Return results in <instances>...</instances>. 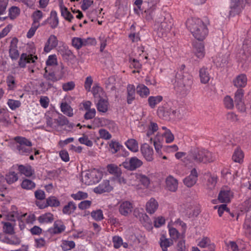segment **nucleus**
I'll use <instances>...</instances> for the list:
<instances>
[{"mask_svg":"<svg viewBox=\"0 0 251 251\" xmlns=\"http://www.w3.org/2000/svg\"><path fill=\"white\" fill-rule=\"evenodd\" d=\"M56 125V129L59 126H63L66 125H68L69 121L68 119L64 115H59L57 118L54 119Z\"/></svg>","mask_w":251,"mask_h":251,"instance_id":"obj_41","label":"nucleus"},{"mask_svg":"<svg viewBox=\"0 0 251 251\" xmlns=\"http://www.w3.org/2000/svg\"><path fill=\"white\" fill-rule=\"evenodd\" d=\"M171 108L167 104L159 106L157 109V113L160 118L164 120H169L171 114Z\"/></svg>","mask_w":251,"mask_h":251,"instance_id":"obj_12","label":"nucleus"},{"mask_svg":"<svg viewBox=\"0 0 251 251\" xmlns=\"http://www.w3.org/2000/svg\"><path fill=\"white\" fill-rule=\"evenodd\" d=\"M217 183V177L209 175L207 179V185L209 189L213 188Z\"/></svg>","mask_w":251,"mask_h":251,"instance_id":"obj_60","label":"nucleus"},{"mask_svg":"<svg viewBox=\"0 0 251 251\" xmlns=\"http://www.w3.org/2000/svg\"><path fill=\"white\" fill-rule=\"evenodd\" d=\"M91 215L92 217L96 221H101L103 219L102 211L100 209L93 211Z\"/></svg>","mask_w":251,"mask_h":251,"instance_id":"obj_56","label":"nucleus"},{"mask_svg":"<svg viewBox=\"0 0 251 251\" xmlns=\"http://www.w3.org/2000/svg\"><path fill=\"white\" fill-rule=\"evenodd\" d=\"M37 59V57L34 56L32 57V55H27L25 53H23L20 56V59L18 62V65L21 68L25 67L26 63H34L35 60Z\"/></svg>","mask_w":251,"mask_h":251,"instance_id":"obj_15","label":"nucleus"},{"mask_svg":"<svg viewBox=\"0 0 251 251\" xmlns=\"http://www.w3.org/2000/svg\"><path fill=\"white\" fill-rule=\"evenodd\" d=\"M15 140L19 144V145L31 147L32 143L25 137L17 136L15 138Z\"/></svg>","mask_w":251,"mask_h":251,"instance_id":"obj_48","label":"nucleus"},{"mask_svg":"<svg viewBox=\"0 0 251 251\" xmlns=\"http://www.w3.org/2000/svg\"><path fill=\"white\" fill-rule=\"evenodd\" d=\"M54 220L53 215L51 213H46L40 216L38 221L41 224L51 223Z\"/></svg>","mask_w":251,"mask_h":251,"instance_id":"obj_34","label":"nucleus"},{"mask_svg":"<svg viewBox=\"0 0 251 251\" xmlns=\"http://www.w3.org/2000/svg\"><path fill=\"white\" fill-rule=\"evenodd\" d=\"M228 57V53L221 52L214 58L213 61L217 66L223 67L227 62Z\"/></svg>","mask_w":251,"mask_h":251,"instance_id":"obj_20","label":"nucleus"},{"mask_svg":"<svg viewBox=\"0 0 251 251\" xmlns=\"http://www.w3.org/2000/svg\"><path fill=\"white\" fill-rule=\"evenodd\" d=\"M102 174L97 169L87 171L82 177V181L86 185H90L99 182L102 178Z\"/></svg>","mask_w":251,"mask_h":251,"instance_id":"obj_7","label":"nucleus"},{"mask_svg":"<svg viewBox=\"0 0 251 251\" xmlns=\"http://www.w3.org/2000/svg\"><path fill=\"white\" fill-rule=\"evenodd\" d=\"M21 185L22 188L26 190H32L36 186L33 181L27 178L24 179Z\"/></svg>","mask_w":251,"mask_h":251,"instance_id":"obj_44","label":"nucleus"},{"mask_svg":"<svg viewBox=\"0 0 251 251\" xmlns=\"http://www.w3.org/2000/svg\"><path fill=\"white\" fill-rule=\"evenodd\" d=\"M7 104L11 109L15 110L21 106V102L19 100L9 99Z\"/></svg>","mask_w":251,"mask_h":251,"instance_id":"obj_62","label":"nucleus"},{"mask_svg":"<svg viewBox=\"0 0 251 251\" xmlns=\"http://www.w3.org/2000/svg\"><path fill=\"white\" fill-rule=\"evenodd\" d=\"M193 51L197 58L202 59L205 55L204 46L203 43L194 42L193 44Z\"/></svg>","mask_w":251,"mask_h":251,"instance_id":"obj_10","label":"nucleus"},{"mask_svg":"<svg viewBox=\"0 0 251 251\" xmlns=\"http://www.w3.org/2000/svg\"><path fill=\"white\" fill-rule=\"evenodd\" d=\"M186 26L194 38L199 41H202L208 34L206 25L200 19H188L186 22Z\"/></svg>","mask_w":251,"mask_h":251,"instance_id":"obj_1","label":"nucleus"},{"mask_svg":"<svg viewBox=\"0 0 251 251\" xmlns=\"http://www.w3.org/2000/svg\"><path fill=\"white\" fill-rule=\"evenodd\" d=\"M138 217L144 226L152 228L151 221L146 213H140L138 214Z\"/></svg>","mask_w":251,"mask_h":251,"instance_id":"obj_29","label":"nucleus"},{"mask_svg":"<svg viewBox=\"0 0 251 251\" xmlns=\"http://www.w3.org/2000/svg\"><path fill=\"white\" fill-rule=\"evenodd\" d=\"M50 69H48V67L45 68V73L43 75V77L48 81H50L52 82H55L59 80L58 78L55 73L50 70Z\"/></svg>","mask_w":251,"mask_h":251,"instance_id":"obj_27","label":"nucleus"},{"mask_svg":"<svg viewBox=\"0 0 251 251\" xmlns=\"http://www.w3.org/2000/svg\"><path fill=\"white\" fill-rule=\"evenodd\" d=\"M25 215L26 214L20 215L17 211H12L7 215V219L9 221H15L16 219L20 220V218L23 217H25Z\"/></svg>","mask_w":251,"mask_h":251,"instance_id":"obj_54","label":"nucleus"},{"mask_svg":"<svg viewBox=\"0 0 251 251\" xmlns=\"http://www.w3.org/2000/svg\"><path fill=\"white\" fill-rule=\"evenodd\" d=\"M107 170L110 174L113 175L115 176H119L122 174L121 169L114 164H108L107 166Z\"/></svg>","mask_w":251,"mask_h":251,"instance_id":"obj_32","label":"nucleus"},{"mask_svg":"<svg viewBox=\"0 0 251 251\" xmlns=\"http://www.w3.org/2000/svg\"><path fill=\"white\" fill-rule=\"evenodd\" d=\"M213 154L204 149L194 148L192 149L188 155L184 158L186 165L193 162H210L214 160Z\"/></svg>","mask_w":251,"mask_h":251,"instance_id":"obj_2","label":"nucleus"},{"mask_svg":"<svg viewBox=\"0 0 251 251\" xmlns=\"http://www.w3.org/2000/svg\"><path fill=\"white\" fill-rule=\"evenodd\" d=\"M47 67L50 69V66L57 65V58L55 55H50L46 61Z\"/></svg>","mask_w":251,"mask_h":251,"instance_id":"obj_64","label":"nucleus"},{"mask_svg":"<svg viewBox=\"0 0 251 251\" xmlns=\"http://www.w3.org/2000/svg\"><path fill=\"white\" fill-rule=\"evenodd\" d=\"M40 24L38 23H35V22H33L31 25V27L28 31L26 37L28 38H31L35 34V31L37 29V28L39 27Z\"/></svg>","mask_w":251,"mask_h":251,"instance_id":"obj_57","label":"nucleus"},{"mask_svg":"<svg viewBox=\"0 0 251 251\" xmlns=\"http://www.w3.org/2000/svg\"><path fill=\"white\" fill-rule=\"evenodd\" d=\"M198 246L201 248H204L210 246V248L214 249V245L211 243L210 239L207 237H203L199 239L198 242Z\"/></svg>","mask_w":251,"mask_h":251,"instance_id":"obj_36","label":"nucleus"},{"mask_svg":"<svg viewBox=\"0 0 251 251\" xmlns=\"http://www.w3.org/2000/svg\"><path fill=\"white\" fill-rule=\"evenodd\" d=\"M127 102L128 104H131L133 100H135V88L132 84H128L127 86Z\"/></svg>","mask_w":251,"mask_h":251,"instance_id":"obj_25","label":"nucleus"},{"mask_svg":"<svg viewBox=\"0 0 251 251\" xmlns=\"http://www.w3.org/2000/svg\"><path fill=\"white\" fill-rule=\"evenodd\" d=\"M199 76L201 82L202 83L206 84L208 83L210 80V75L208 69L206 68L202 67L200 69Z\"/></svg>","mask_w":251,"mask_h":251,"instance_id":"obj_26","label":"nucleus"},{"mask_svg":"<svg viewBox=\"0 0 251 251\" xmlns=\"http://www.w3.org/2000/svg\"><path fill=\"white\" fill-rule=\"evenodd\" d=\"M71 196L75 200H81L87 198L88 195L86 192L79 191L75 194H72Z\"/></svg>","mask_w":251,"mask_h":251,"instance_id":"obj_53","label":"nucleus"},{"mask_svg":"<svg viewBox=\"0 0 251 251\" xmlns=\"http://www.w3.org/2000/svg\"><path fill=\"white\" fill-rule=\"evenodd\" d=\"M48 206L58 207L60 205V201L54 196H50L46 199Z\"/></svg>","mask_w":251,"mask_h":251,"instance_id":"obj_47","label":"nucleus"},{"mask_svg":"<svg viewBox=\"0 0 251 251\" xmlns=\"http://www.w3.org/2000/svg\"><path fill=\"white\" fill-rule=\"evenodd\" d=\"M65 228L63 222L57 220L54 222L53 227L48 229V232L51 234H57L64 231Z\"/></svg>","mask_w":251,"mask_h":251,"instance_id":"obj_16","label":"nucleus"},{"mask_svg":"<svg viewBox=\"0 0 251 251\" xmlns=\"http://www.w3.org/2000/svg\"><path fill=\"white\" fill-rule=\"evenodd\" d=\"M237 61L244 68L251 63V37H248L244 41L242 48L237 53Z\"/></svg>","mask_w":251,"mask_h":251,"instance_id":"obj_3","label":"nucleus"},{"mask_svg":"<svg viewBox=\"0 0 251 251\" xmlns=\"http://www.w3.org/2000/svg\"><path fill=\"white\" fill-rule=\"evenodd\" d=\"M3 223V230L7 234L12 235L14 233V228L12 224L9 222H4Z\"/></svg>","mask_w":251,"mask_h":251,"instance_id":"obj_61","label":"nucleus"},{"mask_svg":"<svg viewBox=\"0 0 251 251\" xmlns=\"http://www.w3.org/2000/svg\"><path fill=\"white\" fill-rule=\"evenodd\" d=\"M162 100L163 97L161 96H150L148 98V101L151 108H154Z\"/></svg>","mask_w":251,"mask_h":251,"instance_id":"obj_37","label":"nucleus"},{"mask_svg":"<svg viewBox=\"0 0 251 251\" xmlns=\"http://www.w3.org/2000/svg\"><path fill=\"white\" fill-rule=\"evenodd\" d=\"M224 104L227 109H232L234 107L233 99L229 96H226L224 99Z\"/></svg>","mask_w":251,"mask_h":251,"instance_id":"obj_59","label":"nucleus"},{"mask_svg":"<svg viewBox=\"0 0 251 251\" xmlns=\"http://www.w3.org/2000/svg\"><path fill=\"white\" fill-rule=\"evenodd\" d=\"M160 245L163 251H167V248L170 246V242L168 239L162 235L160 238Z\"/></svg>","mask_w":251,"mask_h":251,"instance_id":"obj_52","label":"nucleus"},{"mask_svg":"<svg viewBox=\"0 0 251 251\" xmlns=\"http://www.w3.org/2000/svg\"><path fill=\"white\" fill-rule=\"evenodd\" d=\"M125 145L132 152H135L138 151V143L134 139H128L125 142Z\"/></svg>","mask_w":251,"mask_h":251,"instance_id":"obj_38","label":"nucleus"},{"mask_svg":"<svg viewBox=\"0 0 251 251\" xmlns=\"http://www.w3.org/2000/svg\"><path fill=\"white\" fill-rule=\"evenodd\" d=\"M174 238L176 237L181 240L178 242L176 246L177 251H185V242L182 239L184 238L186 230V224L182 221L177 220L174 223Z\"/></svg>","mask_w":251,"mask_h":251,"instance_id":"obj_4","label":"nucleus"},{"mask_svg":"<svg viewBox=\"0 0 251 251\" xmlns=\"http://www.w3.org/2000/svg\"><path fill=\"white\" fill-rule=\"evenodd\" d=\"M17 149L21 155H28L32 152L31 147L17 145Z\"/></svg>","mask_w":251,"mask_h":251,"instance_id":"obj_49","label":"nucleus"},{"mask_svg":"<svg viewBox=\"0 0 251 251\" xmlns=\"http://www.w3.org/2000/svg\"><path fill=\"white\" fill-rule=\"evenodd\" d=\"M243 228L247 236L251 238V218L247 217L243 225Z\"/></svg>","mask_w":251,"mask_h":251,"instance_id":"obj_43","label":"nucleus"},{"mask_svg":"<svg viewBox=\"0 0 251 251\" xmlns=\"http://www.w3.org/2000/svg\"><path fill=\"white\" fill-rule=\"evenodd\" d=\"M158 207L157 201L153 198H151L146 204V211L148 213L152 214L157 210Z\"/></svg>","mask_w":251,"mask_h":251,"instance_id":"obj_23","label":"nucleus"},{"mask_svg":"<svg viewBox=\"0 0 251 251\" xmlns=\"http://www.w3.org/2000/svg\"><path fill=\"white\" fill-rule=\"evenodd\" d=\"M108 101L102 98H100L97 104V108L99 112L105 113L108 110Z\"/></svg>","mask_w":251,"mask_h":251,"instance_id":"obj_35","label":"nucleus"},{"mask_svg":"<svg viewBox=\"0 0 251 251\" xmlns=\"http://www.w3.org/2000/svg\"><path fill=\"white\" fill-rule=\"evenodd\" d=\"M58 41L54 35H51L48 38L44 50L45 52H48L52 49L56 48L58 45Z\"/></svg>","mask_w":251,"mask_h":251,"instance_id":"obj_19","label":"nucleus"},{"mask_svg":"<svg viewBox=\"0 0 251 251\" xmlns=\"http://www.w3.org/2000/svg\"><path fill=\"white\" fill-rule=\"evenodd\" d=\"M137 93L141 97H147L150 94V90L145 85L139 84L137 87Z\"/></svg>","mask_w":251,"mask_h":251,"instance_id":"obj_40","label":"nucleus"},{"mask_svg":"<svg viewBox=\"0 0 251 251\" xmlns=\"http://www.w3.org/2000/svg\"><path fill=\"white\" fill-rule=\"evenodd\" d=\"M50 25L52 29L55 28L58 25L59 20L57 17V12L55 11H51L50 12Z\"/></svg>","mask_w":251,"mask_h":251,"instance_id":"obj_39","label":"nucleus"},{"mask_svg":"<svg viewBox=\"0 0 251 251\" xmlns=\"http://www.w3.org/2000/svg\"><path fill=\"white\" fill-rule=\"evenodd\" d=\"M18 40L17 38H13L10 42L9 53V56L12 60H17L19 57V53L17 50Z\"/></svg>","mask_w":251,"mask_h":251,"instance_id":"obj_11","label":"nucleus"},{"mask_svg":"<svg viewBox=\"0 0 251 251\" xmlns=\"http://www.w3.org/2000/svg\"><path fill=\"white\" fill-rule=\"evenodd\" d=\"M59 7L61 11V16L67 21L71 22L74 19L73 15L68 11L67 7L63 4L62 1L59 3Z\"/></svg>","mask_w":251,"mask_h":251,"instance_id":"obj_22","label":"nucleus"},{"mask_svg":"<svg viewBox=\"0 0 251 251\" xmlns=\"http://www.w3.org/2000/svg\"><path fill=\"white\" fill-rule=\"evenodd\" d=\"M184 64H181L176 75V82L180 87L190 88L193 84V76L190 74L184 72Z\"/></svg>","mask_w":251,"mask_h":251,"instance_id":"obj_5","label":"nucleus"},{"mask_svg":"<svg viewBox=\"0 0 251 251\" xmlns=\"http://www.w3.org/2000/svg\"><path fill=\"white\" fill-rule=\"evenodd\" d=\"M244 153L243 151L239 148H237L234 151L232 159L235 162L239 163L243 162Z\"/></svg>","mask_w":251,"mask_h":251,"instance_id":"obj_24","label":"nucleus"},{"mask_svg":"<svg viewBox=\"0 0 251 251\" xmlns=\"http://www.w3.org/2000/svg\"><path fill=\"white\" fill-rule=\"evenodd\" d=\"M0 122L7 126L11 123L9 115L7 109L0 110Z\"/></svg>","mask_w":251,"mask_h":251,"instance_id":"obj_30","label":"nucleus"},{"mask_svg":"<svg viewBox=\"0 0 251 251\" xmlns=\"http://www.w3.org/2000/svg\"><path fill=\"white\" fill-rule=\"evenodd\" d=\"M113 189L110 185L109 181L104 180L99 185L94 189V192L97 194H102L105 192H109Z\"/></svg>","mask_w":251,"mask_h":251,"instance_id":"obj_14","label":"nucleus"},{"mask_svg":"<svg viewBox=\"0 0 251 251\" xmlns=\"http://www.w3.org/2000/svg\"><path fill=\"white\" fill-rule=\"evenodd\" d=\"M133 208V204L131 202L128 201H124L121 203L119 210L121 214L126 216L131 213Z\"/></svg>","mask_w":251,"mask_h":251,"instance_id":"obj_17","label":"nucleus"},{"mask_svg":"<svg viewBox=\"0 0 251 251\" xmlns=\"http://www.w3.org/2000/svg\"><path fill=\"white\" fill-rule=\"evenodd\" d=\"M165 223V219L162 216H159L154 218L153 221L154 226L155 227L158 228L164 225Z\"/></svg>","mask_w":251,"mask_h":251,"instance_id":"obj_63","label":"nucleus"},{"mask_svg":"<svg viewBox=\"0 0 251 251\" xmlns=\"http://www.w3.org/2000/svg\"><path fill=\"white\" fill-rule=\"evenodd\" d=\"M142 155L147 161L153 160V151L152 148L147 144H143L140 149Z\"/></svg>","mask_w":251,"mask_h":251,"instance_id":"obj_13","label":"nucleus"},{"mask_svg":"<svg viewBox=\"0 0 251 251\" xmlns=\"http://www.w3.org/2000/svg\"><path fill=\"white\" fill-rule=\"evenodd\" d=\"M143 165V162L137 157H132L129 159H126L123 162L120 166H123L126 169L129 171H134Z\"/></svg>","mask_w":251,"mask_h":251,"instance_id":"obj_8","label":"nucleus"},{"mask_svg":"<svg viewBox=\"0 0 251 251\" xmlns=\"http://www.w3.org/2000/svg\"><path fill=\"white\" fill-rule=\"evenodd\" d=\"M136 178L139 179L141 183L146 187H148L150 184V181L149 178L145 175H138L137 174H134L132 175Z\"/></svg>","mask_w":251,"mask_h":251,"instance_id":"obj_51","label":"nucleus"},{"mask_svg":"<svg viewBox=\"0 0 251 251\" xmlns=\"http://www.w3.org/2000/svg\"><path fill=\"white\" fill-rule=\"evenodd\" d=\"M75 243L73 241H63L61 247L64 251L70 250L75 247Z\"/></svg>","mask_w":251,"mask_h":251,"instance_id":"obj_50","label":"nucleus"},{"mask_svg":"<svg viewBox=\"0 0 251 251\" xmlns=\"http://www.w3.org/2000/svg\"><path fill=\"white\" fill-rule=\"evenodd\" d=\"M61 111L69 117L73 116V109L66 102H62L60 105Z\"/></svg>","mask_w":251,"mask_h":251,"instance_id":"obj_42","label":"nucleus"},{"mask_svg":"<svg viewBox=\"0 0 251 251\" xmlns=\"http://www.w3.org/2000/svg\"><path fill=\"white\" fill-rule=\"evenodd\" d=\"M18 171L22 174L26 176H30L34 174V170L31 166H25L23 165H17Z\"/></svg>","mask_w":251,"mask_h":251,"instance_id":"obj_28","label":"nucleus"},{"mask_svg":"<svg viewBox=\"0 0 251 251\" xmlns=\"http://www.w3.org/2000/svg\"><path fill=\"white\" fill-rule=\"evenodd\" d=\"M246 0H231L229 11L226 13L224 12L221 14L225 18H230L239 14L244 9Z\"/></svg>","mask_w":251,"mask_h":251,"instance_id":"obj_6","label":"nucleus"},{"mask_svg":"<svg viewBox=\"0 0 251 251\" xmlns=\"http://www.w3.org/2000/svg\"><path fill=\"white\" fill-rule=\"evenodd\" d=\"M109 148L111 150L113 154L116 153L120 150H123V146L118 142L112 140L109 144Z\"/></svg>","mask_w":251,"mask_h":251,"instance_id":"obj_45","label":"nucleus"},{"mask_svg":"<svg viewBox=\"0 0 251 251\" xmlns=\"http://www.w3.org/2000/svg\"><path fill=\"white\" fill-rule=\"evenodd\" d=\"M221 175L228 183H231L234 179V176L231 174L228 167H225L221 170Z\"/></svg>","mask_w":251,"mask_h":251,"instance_id":"obj_33","label":"nucleus"},{"mask_svg":"<svg viewBox=\"0 0 251 251\" xmlns=\"http://www.w3.org/2000/svg\"><path fill=\"white\" fill-rule=\"evenodd\" d=\"M4 178L7 183L11 184L18 179V176L14 172H11L7 174Z\"/></svg>","mask_w":251,"mask_h":251,"instance_id":"obj_46","label":"nucleus"},{"mask_svg":"<svg viewBox=\"0 0 251 251\" xmlns=\"http://www.w3.org/2000/svg\"><path fill=\"white\" fill-rule=\"evenodd\" d=\"M233 197V193L228 187L221 189L218 195V200L222 203H227L230 201Z\"/></svg>","mask_w":251,"mask_h":251,"instance_id":"obj_9","label":"nucleus"},{"mask_svg":"<svg viewBox=\"0 0 251 251\" xmlns=\"http://www.w3.org/2000/svg\"><path fill=\"white\" fill-rule=\"evenodd\" d=\"M20 9L17 6H12L9 9V16L12 20L14 19L19 14Z\"/></svg>","mask_w":251,"mask_h":251,"instance_id":"obj_58","label":"nucleus"},{"mask_svg":"<svg viewBox=\"0 0 251 251\" xmlns=\"http://www.w3.org/2000/svg\"><path fill=\"white\" fill-rule=\"evenodd\" d=\"M72 44L76 49L79 50L83 47V39L74 37L72 39Z\"/></svg>","mask_w":251,"mask_h":251,"instance_id":"obj_55","label":"nucleus"},{"mask_svg":"<svg viewBox=\"0 0 251 251\" xmlns=\"http://www.w3.org/2000/svg\"><path fill=\"white\" fill-rule=\"evenodd\" d=\"M234 85L236 87H244L247 85V78L245 75L240 74L233 80Z\"/></svg>","mask_w":251,"mask_h":251,"instance_id":"obj_21","label":"nucleus"},{"mask_svg":"<svg viewBox=\"0 0 251 251\" xmlns=\"http://www.w3.org/2000/svg\"><path fill=\"white\" fill-rule=\"evenodd\" d=\"M198 173L195 169H193L189 176L186 177L183 182L185 185L188 187H191L194 185L198 179Z\"/></svg>","mask_w":251,"mask_h":251,"instance_id":"obj_18","label":"nucleus"},{"mask_svg":"<svg viewBox=\"0 0 251 251\" xmlns=\"http://www.w3.org/2000/svg\"><path fill=\"white\" fill-rule=\"evenodd\" d=\"M76 209V205L75 203L73 201H70L64 206L62 212L64 214L71 215L74 212Z\"/></svg>","mask_w":251,"mask_h":251,"instance_id":"obj_31","label":"nucleus"}]
</instances>
